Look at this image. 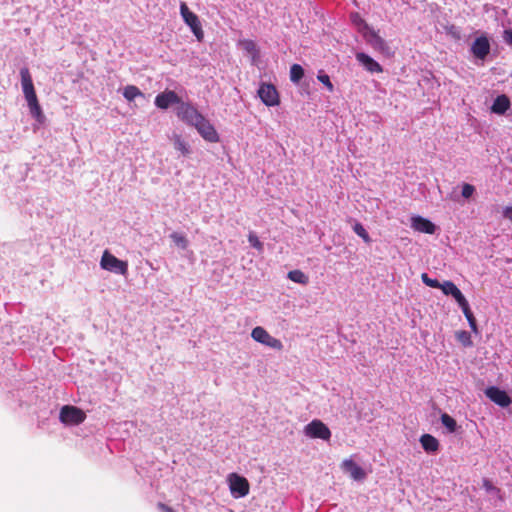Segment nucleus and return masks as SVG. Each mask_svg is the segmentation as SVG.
Returning <instances> with one entry per match:
<instances>
[{"label": "nucleus", "mask_w": 512, "mask_h": 512, "mask_svg": "<svg viewBox=\"0 0 512 512\" xmlns=\"http://www.w3.org/2000/svg\"><path fill=\"white\" fill-rule=\"evenodd\" d=\"M176 115L182 122L192 127L204 116L192 103L184 101L176 107Z\"/></svg>", "instance_id": "nucleus-1"}, {"label": "nucleus", "mask_w": 512, "mask_h": 512, "mask_svg": "<svg viewBox=\"0 0 512 512\" xmlns=\"http://www.w3.org/2000/svg\"><path fill=\"white\" fill-rule=\"evenodd\" d=\"M102 269L120 274L126 275L128 272V264L112 255L109 251L105 250L100 261Z\"/></svg>", "instance_id": "nucleus-2"}, {"label": "nucleus", "mask_w": 512, "mask_h": 512, "mask_svg": "<svg viewBox=\"0 0 512 512\" xmlns=\"http://www.w3.org/2000/svg\"><path fill=\"white\" fill-rule=\"evenodd\" d=\"M304 434L312 439L318 438L328 441L331 437V431L321 420H312L304 427Z\"/></svg>", "instance_id": "nucleus-3"}, {"label": "nucleus", "mask_w": 512, "mask_h": 512, "mask_svg": "<svg viewBox=\"0 0 512 512\" xmlns=\"http://www.w3.org/2000/svg\"><path fill=\"white\" fill-rule=\"evenodd\" d=\"M251 337L267 347L275 350H281L283 348L282 342L271 336L263 327L257 326L251 332Z\"/></svg>", "instance_id": "nucleus-4"}, {"label": "nucleus", "mask_w": 512, "mask_h": 512, "mask_svg": "<svg viewBox=\"0 0 512 512\" xmlns=\"http://www.w3.org/2000/svg\"><path fill=\"white\" fill-rule=\"evenodd\" d=\"M228 484L234 498L245 497L249 493V483L246 478L232 473L228 476Z\"/></svg>", "instance_id": "nucleus-5"}, {"label": "nucleus", "mask_w": 512, "mask_h": 512, "mask_svg": "<svg viewBox=\"0 0 512 512\" xmlns=\"http://www.w3.org/2000/svg\"><path fill=\"white\" fill-rule=\"evenodd\" d=\"M180 14L184 22L191 28L194 35L200 41L203 37V31L201 29V24L199 22L197 15L190 11L188 6L184 2H182L180 5Z\"/></svg>", "instance_id": "nucleus-6"}, {"label": "nucleus", "mask_w": 512, "mask_h": 512, "mask_svg": "<svg viewBox=\"0 0 512 512\" xmlns=\"http://www.w3.org/2000/svg\"><path fill=\"white\" fill-rule=\"evenodd\" d=\"M199 135L207 142L217 143L220 140L219 134L211 122L203 116L194 126Z\"/></svg>", "instance_id": "nucleus-7"}, {"label": "nucleus", "mask_w": 512, "mask_h": 512, "mask_svg": "<svg viewBox=\"0 0 512 512\" xmlns=\"http://www.w3.org/2000/svg\"><path fill=\"white\" fill-rule=\"evenodd\" d=\"M86 418L85 413L75 406H64L60 411V420L64 424L78 425Z\"/></svg>", "instance_id": "nucleus-8"}, {"label": "nucleus", "mask_w": 512, "mask_h": 512, "mask_svg": "<svg viewBox=\"0 0 512 512\" xmlns=\"http://www.w3.org/2000/svg\"><path fill=\"white\" fill-rule=\"evenodd\" d=\"M181 98L177 95V93L173 90H165L161 93H159L155 97V105L156 107L166 110L172 105L179 106V103H181Z\"/></svg>", "instance_id": "nucleus-9"}, {"label": "nucleus", "mask_w": 512, "mask_h": 512, "mask_svg": "<svg viewBox=\"0 0 512 512\" xmlns=\"http://www.w3.org/2000/svg\"><path fill=\"white\" fill-rule=\"evenodd\" d=\"M21 86L26 101L37 99V95L34 89L32 77L28 68L24 67L20 70Z\"/></svg>", "instance_id": "nucleus-10"}, {"label": "nucleus", "mask_w": 512, "mask_h": 512, "mask_svg": "<svg viewBox=\"0 0 512 512\" xmlns=\"http://www.w3.org/2000/svg\"><path fill=\"white\" fill-rule=\"evenodd\" d=\"M362 37L374 50L379 51L381 53H386L388 51V47L385 41L378 35V33L373 29L369 28L368 31H365L362 34Z\"/></svg>", "instance_id": "nucleus-11"}, {"label": "nucleus", "mask_w": 512, "mask_h": 512, "mask_svg": "<svg viewBox=\"0 0 512 512\" xmlns=\"http://www.w3.org/2000/svg\"><path fill=\"white\" fill-rule=\"evenodd\" d=\"M411 228L420 233L434 234L437 227L430 220L415 215L411 217Z\"/></svg>", "instance_id": "nucleus-12"}, {"label": "nucleus", "mask_w": 512, "mask_h": 512, "mask_svg": "<svg viewBox=\"0 0 512 512\" xmlns=\"http://www.w3.org/2000/svg\"><path fill=\"white\" fill-rule=\"evenodd\" d=\"M258 94L267 106H275L279 103L278 93L271 84H262L258 90Z\"/></svg>", "instance_id": "nucleus-13"}, {"label": "nucleus", "mask_w": 512, "mask_h": 512, "mask_svg": "<svg viewBox=\"0 0 512 512\" xmlns=\"http://www.w3.org/2000/svg\"><path fill=\"white\" fill-rule=\"evenodd\" d=\"M486 396L501 407H507L511 404V399L507 393L497 387H489L485 391Z\"/></svg>", "instance_id": "nucleus-14"}, {"label": "nucleus", "mask_w": 512, "mask_h": 512, "mask_svg": "<svg viewBox=\"0 0 512 512\" xmlns=\"http://www.w3.org/2000/svg\"><path fill=\"white\" fill-rule=\"evenodd\" d=\"M473 55L481 60H484L490 52V43L485 36H481L475 39L471 46Z\"/></svg>", "instance_id": "nucleus-15"}, {"label": "nucleus", "mask_w": 512, "mask_h": 512, "mask_svg": "<svg viewBox=\"0 0 512 512\" xmlns=\"http://www.w3.org/2000/svg\"><path fill=\"white\" fill-rule=\"evenodd\" d=\"M342 470L349 474L356 481H361L366 477L365 471L357 465L352 459H345L341 464Z\"/></svg>", "instance_id": "nucleus-16"}, {"label": "nucleus", "mask_w": 512, "mask_h": 512, "mask_svg": "<svg viewBox=\"0 0 512 512\" xmlns=\"http://www.w3.org/2000/svg\"><path fill=\"white\" fill-rule=\"evenodd\" d=\"M357 61L369 72L371 73H380L382 72V67L378 62H376L369 55L359 52L356 54Z\"/></svg>", "instance_id": "nucleus-17"}, {"label": "nucleus", "mask_w": 512, "mask_h": 512, "mask_svg": "<svg viewBox=\"0 0 512 512\" xmlns=\"http://www.w3.org/2000/svg\"><path fill=\"white\" fill-rule=\"evenodd\" d=\"M173 147L183 156H189L192 152L190 144L178 133H173L170 136Z\"/></svg>", "instance_id": "nucleus-18"}, {"label": "nucleus", "mask_w": 512, "mask_h": 512, "mask_svg": "<svg viewBox=\"0 0 512 512\" xmlns=\"http://www.w3.org/2000/svg\"><path fill=\"white\" fill-rule=\"evenodd\" d=\"M510 108V99L506 95H499L494 100L491 111L497 115H503Z\"/></svg>", "instance_id": "nucleus-19"}, {"label": "nucleus", "mask_w": 512, "mask_h": 512, "mask_svg": "<svg viewBox=\"0 0 512 512\" xmlns=\"http://www.w3.org/2000/svg\"><path fill=\"white\" fill-rule=\"evenodd\" d=\"M420 443L423 449L428 453L436 452L439 448L438 440L430 434L422 435L420 438Z\"/></svg>", "instance_id": "nucleus-20"}, {"label": "nucleus", "mask_w": 512, "mask_h": 512, "mask_svg": "<svg viewBox=\"0 0 512 512\" xmlns=\"http://www.w3.org/2000/svg\"><path fill=\"white\" fill-rule=\"evenodd\" d=\"M350 19L352 24L355 26L357 31L362 35L365 31H368L370 26L366 23V21L358 14L352 13L350 15Z\"/></svg>", "instance_id": "nucleus-21"}, {"label": "nucleus", "mask_w": 512, "mask_h": 512, "mask_svg": "<svg viewBox=\"0 0 512 512\" xmlns=\"http://www.w3.org/2000/svg\"><path fill=\"white\" fill-rule=\"evenodd\" d=\"M30 113L38 122H43L44 116L38 103V99L27 101Z\"/></svg>", "instance_id": "nucleus-22"}, {"label": "nucleus", "mask_w": 512, "mask_h": 512, "mask_svg": "<svg viewBox=\"0 0 512 512\" xmlns=\"http://www.w3.org/2000/svg\"><path fill=\"white\" fill-rule=\"evenodd\" d=\"M123 96L127 101H133L136 97L143 96L140 89L134 85H127L123 89Z\"/></svg>", "instance_id": "nucleus-23"}, {"label": "nucleus", "mask_w": 512, "mask_h": 512, "mask_svg": "<svg viewBox=\"0 0 512 512\" xmlns=\"http://www.w3.org/2000/svg\"><path fill=\"white\" fill-rule=\"evenodd\" d=\"M288 278L295 283H299V284H303V285L307 284L309 281L308 276L300 270L290 271L288 273Z\"/></svg>", "instance_id": "nucleus-24"}, {"label": "nucleus", "mask_w": 512, "mask_h": 512, "mask_svg": "<svg viewBox=\"0 0 512 512\" xmlns=\"http://www.w3.org/2000/svg\"><path fill=\"white\" fill-rule=\"evenodd\" d=\"M239 46L254 59L257 55L256 44L252 40H241Z\"/></svg>", "instance_id": "nucleus-25"}, {"label": "nucleus", "mask_w": 512, "mask_h": 512, "mask_svg": "<svg viewBox=\"0 0 512 512\" xmlns=\"http://www.w3.org/2000/svg\"><path fill=\"white\" fill-rule=\"evenodd\" d=\"M304 75L303 68L298 64H293L290 68V79L294 83H298Z\"/></svg>", "instance_id": "nucleus-26"}, {"label": "nucleus", "mask_w": 512, "mask_h": 512, "mask_svg": "<svg viewBox=\"0 0 512 512\" xmlns=\"http://www.w3.org/2000/svg\"><path fill=\"white\" fill-rule=\"evenodd\" d=\"M170 238L175 243V245L178 246L179 248L186 249L188 247V240L183 234L178 233V232H173L170 235Z\"/></svg>", "instance_id": "nucleus-27"}, {"label": "nucleus", "mask_w": 512, "mask_h": 512, "mask_svg": "<svg viewBox=\"0 0 512 512\" xmlns=\"http://www.w3.org/2000/svg\"><path fill=\"white\" fill-rule=\"evenodd\" d=\"M476 192V188L474 185L469 183H463L461 185V197L465 200L471 199Z\"/></svg>", "instance_id": "nucleus-28"}, {"label": "nucleus", "mask_w": 512, "mask_h": 512, "mask_svg": "<svg viewBox=\"0 0 512 512\" xmlns=\"http://www.w3.org/2000/svg\"><path fill=\"white\" fill-rule=\"evenodd\" d=\"M441 423L447 428L450 433L455 432L457 424L456 421L448 414L441 415Z\"/></svg>", "instance_id": "nucleus-29"}, {"label": "nucleus", "mask_w": 512, "mask_h": 512, "mask_svg": "<svg viewBox=\"0 0 512 512\" xmlns=\"http://www.w3.org/2000/svg\"><path fill=\"white\" fill-rule=\"evenodd\" d=\"M455 301L458 303L462 311L467 310L469 308V303L462 294V292L457 288V290L451 295Z\"/></svg>", "instance_id": "nucleus-30"}, {"label": "nucleus", "mask_w": 512, "mask_h": 512, "mask_svg": "<svg viewBox=\"0 0 512 512\" xmlns=\"http://www.w3.org/2000/svg\"><path fill=\"white\" fill-rule=\"evenodd\" d=\"M353 231L359 236L361 237L366 243H369L370 242V237H369V234L367 233V231L365 230V228L363 227L362 224L360 223H355L354 226H353Z\"/></svg>", "instance_id": "nucleus-31"}, {"label": "nucleus", "mask_w": 512, "mask_h": 512, "mask_svg": "<svg viewBox=\"0 0 512 512\" xmlns=\"http://www.w3.org/2000/svg\"><path fill=\"white\" fill-rule=\"evenodd\" d=\"M456 338L461 344H463L466 347L472 345L470 333L467 331L456 332Z\"/></svg>", "instance_id": "nucleus-32"}, {"label": "nucleus", "mask_w": 512, "mask_h": 512, "mask_svg": "<svg viewBox=\"0 0 512 512\" xmlns=\"http://www.w3.org/2000/svg\"><path fill=\"white\" fill-rule=\"evenodd\" d=\"M438 288H440L445 295H452L458 287L451 281H445L442 284L440 283Z\"/></svg>", "instance_id": "nucleus-33"}, {"label": "nucleus", "mask_w": 512, "mask_h": 512, "mask_svg": "<svg viewBox=\"0 0 512 512\" xmlns=\"http://www.w3.org/2000/svg\"><path fill=\"white\" fill-rule=\"evenodd\" d=\"M463 313H464L472 331L477 333L478 329H477L476 319H475L473 313L471 312L470 307L467 308V310H464Z\"/></svg>", "instance_id": "nucleus-34"}, {"label": "nucleus", "mask_w": 512, "mask_h": 512, "mask_svg": "<svg viewBox=\"0 0 512 512\" xmlns=\"http://www.w3.org/2000/svg\"><path fill=\"white\" fill-rule=\"evenodd\" d=\"M248 241L252 247L257 249L258 251L263 250V243L259 240L257 235L253 232H250L248 235Z\"/></svg>", "instance_id": "nucleus-35"}, {"label": "nucleus", "mask_w": 512, "mask_h": 512, "mask_svg": "<svg viewBox=\"0 0 512 512\" xmlns=\"http://www.w3.org/2000/svg\"><path fill=\"white\" fill-rule=\"evenodd\" d=\"M317 79H318L321 83H323V84L327 87V89H328L329 91H333V89H334L333 84H332V82L330 81V78H329V76H328L327 74H324V73L320 72V73L318 74V76H317Z\"/></svg>", "instance_id": "nucleus-36"}, {"label": "nucleus", "mask_w": 512, "mask_h": 512, "mask_svg": "<svg viewBox=\"0 0 512 512\" xmlns=\"http://www.w3.org/2000/svg\"><path fill=\"white\" fill-rule=\"evenodd\" d=\"M421 279L424 284L431 288H438L440 286V282L436 279H431L426 273H423Z\"/></svg>", "instance_id": "nucleus-37"}, {"label": "nucleus", "mask_w": 512, "mask_h": 512, "mask_svg": "<svg viewBox=\"0 0 512 512\" xmlns=\"http://www.w3.org/2000/svg\"><path fill=\"white\" fill-rule=\"evenodd\" d=\"M503 39L506 44L512 47V29L504 30Z\"/></svg>", "instance_id": "nucleus-38"}, {"label": "nucleus", "mask_w": 512, "mask_h": 512, "mask_svg": "<svg viewBox=\"0 0 512 512\" xmlns=\"http://www.w3.org/2000/svg\"><path fill=\"white\" fill-rule=\"evenodd\" d=\"M503 216L512 221V206L505 207L503 210Z\"/></svg>", "instance_id": "nucleus-39"}, {"label": "nucleus", "mask_w": 512, "mask_h": 512, "mask_svg": "<svg viewBox=\"0 0 512 512\" xmlns=\"http://www.w3.org/2000/svg\"><path fill=\"white\" fill-rule=\"evenodd\" d=\"M159 509L162 511V512H173V510L167 506H165L164 504H159L158 505Z\"/></svg>", "instance_id": "nucleus-40"}, {"label": "nucleus", "mask_w": 512, "mask_h": 512, "mask_svg": "<svg viewBox=\"0 0 512 512\" xmlns=\"http://www.w3.org/2000/svg\"><path fill=\"white\" fill-rule=\"evenodd\" d=\"M449 199L454 201V202H460V199L459 197L455 194V192H452L450 195H449Z\"/></svg>", "instance_id": "nucleus-41"}, {"label": "nucleus", "mask_w": 512, "mask_h": 512, "mask_svg": "<svg viewBox=\"0 0 512 512\" xmlns=\"http://www.w3.org/2000/svg\"><path fill=\"white\" fill-rule=\"evenodd\" d=\"M486 486H487V490H488V491H490V490H494V488H493L491 485L486 484Z\"/></svg>", "instance_id": "nucleus-42"}]
</instances>
